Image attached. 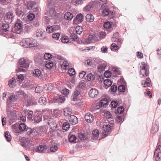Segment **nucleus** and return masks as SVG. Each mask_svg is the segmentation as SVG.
Instances as JSON below:
<instances>
[{"label":"nucleus","instance_id":"obj_53","mask_svg":"<svg viewBox=\"0 0 161 161\" xmlns=\"http://www.w3.org/2000/svg\"><path fill=\"white\" fill-rule=\"evenodd\" d=\"M111 26L110 23L108 21H106L103 25V26L105 28L109 29Z\"/></svg>","mask_w":161,"mask_h":161},{"label":"nucleus","instance_id":"obj_14","mask_svg":"<svg viewBox=\"0 0 161 161\" xmlns=\"http://www.w3.org/2000/svg\"><path fill=\"white\" fill-rule=\"evenodd\" d=\"M12 107L11 106H7V112L8 116L10 118L14 117L15 116L14 111H12L10 108Z\"/></svg>","mask_w":161,"mask_h":161},{"label":"nucleus","instance_id":"obj_33","mask_svg":"<svg viewBox=\"0 0 161 161\" xmlns=\"http://www.w3.org/2000/svg\"><path fill=\"white\" fill-rule=\"evenodd\" d=\"M94 41V37L92 35H89L88 37L86 39V42L87 43L93 42Z\"/></svg>","mask_w":161,"mask_h":161},{"label":"nucleus","instance_id":"obj_10","mask_svg":"<svg viewBox=\"0 0 161 161\" xmlns=\"http://www.w3.org/2000/svg\"><path fill=\"white\" fill-rule=\"evenodd\" d=\"M18 97L14 95L11 94L8 97L6 102L7 106H12V103L17 99Z\"/></svg>","mask_w":161,"mask_h":161},{"label":"nucleus","instance_id":"obj_39","mask_svg":"<svg viewBox=\"0 0 161 161\" xmlns=\"http://www.w3.org/2000/svg\"><path fill=\"white\" fill-rule=\"evenodd\" d=\"M53 64L52 61H47L45 64V67L47 69H50L53 66Z\"/></svg>","mask_w":161,"mask_h":161},{"label":"nucleus","instance_id":"obj_32","mask_svg":"<svg viewBox=\"0 0 161 161\" xmlns=\"http://www.w3.org/2000/svg\"><path fill=\"white\" fill-rule=\"evenodd\" d=\"M33 75L37 77H39L41 75V71L38 69H35L33 72Z\"/></svg>","mask_w":161,"mask_h":161},{"label":"nucleus","instance_id":"obj_58","mask_svg":"<svg viewBox=\"0 0 161 161\" xmlns=\"http://www.w3.org/2000/svg\"><path fill=\"white\" fill-rule=\"evenodd\" d=\"M104 116L107 119L111 118L112 117V115L111 113L108 111H107L105 113Z\"/></svg>","mask_w":161,"mask_h":161},{"label":"nucleus","instance_id":"obj_52","mask_svg":"<svg viewBox=\"0 0 161 161\" xmlns=\"http://www.w3.org/2000/svg\"><path fill=\"white\" fill-rule=\"evenodd\" d=\"M118 89L120 92H123L125 90V87L123 85H121L119 86Z\"/></svg>","mask_w":161,"mask_h":161},{"label":"nucleus","instance_id":"obj_6","mask_svg":"<svg viewBox=\"0 0 161 161\" xmlns=\"http://www.w3.org/2000/svg\"><path fill=\"white\" fill-rule=\"evenodd\" d=\"M35 36L40 39H44L46 37V34L42 29L37 30L34 34Z\"/></svg>","mask_w":161,"mask_h":161},{"label":"nucleus","instance_id":"obj_54","mask_svg":"<svg viewBox=\"0 0 161 161\" xmlns=\"http://www.w3.org/2000/svg\"><path fill=\"white\" fill-rule=\"evenodd\" d=\"M69 64L67 61H64L63 62L62 64V67L64 69H66L67 67H68Z\"/></svg>","mask_w":161,"mask_h":161},{"label":"nucleus","instance_id":"obj_3","mask_svg":"<svg viewBox=\"0 0 161 161\" xmlns=\"http://www.w3.org/2000/svg\"><path fill=\"white\" fill-rule=\"evenodd\" d=\"M36 40L32 39L27 38L24 39L20 42L21 46L23 47L27 48L34 47L37 46Z\"/></svg>","mask_w":161,"mask_h":161},{"label":"nucleus","instance_id":"obj_36","mask_svg":"<svg viewBox=\"0 0 161 161\" xmlns=\"http://www.w3.org/2000/svg\"><path fill=\"white\" fill-rule=\"evenodd\" d=\"M140 67L141 68V69L149 70L148 66L147 64L143 62L141 63Z\"/></svg>","mask_w":161,"mask_h":161},{"label":"nucleus","instance_id":"obj_31","mask_svg":"<svg viewBox=\"0 0 161 161\" xmlns=\"http://www.w3.org/2000/svg\"><path fill=\"white\" fill-rule=\"evenodd\" d=\"M39 103L41 105H45L47 103L46 98L44 97H41L39 98Z\"/></svg>","mask_w":161,"mask_h":161},{"label":"nucleus","instance_id":"obj_8","mask_svg":"<svg viewBox=\"0 0 161 161\" xmlns=\"http://www.w3.org/2000/svg\"><path fill=\"white\" fill-rule=\"evenodd\" d=\"M27 8L29 10H32L35 11H37L39 9L37 8L36 3L32 1L29 2L27 5Z\"/></svg>","mask_w":161,"mask_h":161},{"label":"nucleus","instance_id":"obj_24","mask_svg":"<svg viewBox=\"0 0 161 161\" xmlns=\"http://www.w3.org/2000/svg\"><path fill=\"white\" fill-rule=\"evenodd\" d=\"M73 17L72 14L70 12H66L64 15V18L67 20H71Z\"/></svg>","mask_w":161,"mask_h":161},{"label":"nucleus","instance_id":"obj_12","mask_svg":"<svg viewBox=\"0 0 161 161\" xmlns=\"http://www.w3.org/2000/svg\"><path fill=\"white\" fill-rule=\"evenodd\" d=\"M85 119L87 122L91 123L93 121L94 118L91 113H88L85 115Z\"/></svg>","mask_w":161,"mask_h":161},{"label":"nucleus","instance_id":"obj_49","mask_svg":"<svg viewBox=\"0 0 161 161\" xmlns=\"http://www.w3.org/2000/svg\"><path fill=\"white\" fill-rule=\"evenodd\" d=\"M61 42L64 43H67L69 41V38L67 36L62 37L61 39Z\"/></svg>","mask_w":161,"mask_h":161},{"label":"nucleus","instance_id":"obj_17","mask_svg":"<svg viewBox=\"0 0 161 161\" xmlns=\"http://www.w3.org/2000/svg\"><path fill=\"white\" fill-rule=\"evenodd\" d=\"M5 17L6 19L9 20L10 22H12L14 17L13 13L12 12H7L6 13Z\"/></svg>","mask_w":161,"mask_h":161},{"label":"nucleus","instance_id":"obj_26","mask_svg":"<svg viewBox=\"0 0 161 161\" xmlns=\"http://www.w3.org/2000/svg\"><path fill=\"white\" fill-rule=\"evenodd\" d=\"M158 125L157 124H154L152 127L151 132L153 133H156L158 130Z\"/></svg>","mask_w":161,"mask_h":161},{"label":"nucleus","instance_id":"obj_7","mask_svg":"<svg viewBox=\"0 0 161 161\" xmlns=\"http://www.w3.org/2000/svg\"><path fill=\"white\" fill-rule=\"evenodd\" d=\"M154 156L156 161H159L161 158V145H158L156 147L154 153Z\"/></svg>","mask_w":161,"mask_h":161},{"label":"nucleus","instance_id":"obj_1","mask_svg":"<svg viewBox=\"0 0 161 161\" xmlns=\"http://www.w3.org/2000/svg\"><path fill=\"white\" fill-rule=\"evenodd\" d=\"M30 62L27 59L24 58H21L19 61V68H18L17 71L18 72H24L25 69L23 68L26 69L29 67Z\"/></svg>","mask_w":161,"mask_h":161},{"label":"nucleus","instance_id":"obj_50","mask_svg":"<svg viewBox=\"0 0 161 161\" xmlns=\"http://www.w3.org/2000/svg\"><path fill=\"white\" fill-rule=\"evenodd\" d=\"M26 133L28 135H30L32 133H34V130L32 129L29 128H27L26 129Z\"/></svg>","mask_w":161,"mask_h":161},{"label":"nucleus","instance_id":"obj_42","mask_svg":"<svg viewBox=\"0 0 161 161\" xmlns=\"http://www.w3.org/2000/svg\"><path fill=\"white\" fill-rule=\"evenodd\" d=\"M5 136L6 138V140L8 142H10L11 139V137L9 132L6 131L5 133Z\"/></svg>","mask_w":161,"mask_h":161},{"label":"nucleus","instance_id":"obj_44","mask_svg":"<svg viewBox=\"0 0 161 161\" xmlns=\"http://www.w3.org/2000/svg\"><path fill=\"white\" fill-rule=\"evenodd\" d=\"M68 73L70 76H73L75 74V71L73 68L69 69L68 70Z\"/></svg>","mask_w":161,"mask_h":161},{"label":"nucleus","instance_id":"obj_37","mask_svg":"<svg viewBox=\"0 0 161 161\" xmlns=\"http://www.w3.org/2000/svg\"><path fill=\"white\" fill-rule=\"evenodd\" d=\"M62 127L64 130H68L70 127V125L68 122H65L62 125Z\"/></svg>","mask_w":161,"mask_h":161},{"label":"nucleus","instance_id":"obj_56","mask_svg":"<svg viewBox=\"0 0 161 161\" xmlns=\"http://www.w3.org/2000/svg\"><path fill=\"white\" fill-rule=\"evenodd\" d=\"M52 55L49 53H45L44 56V58L46 60H48L52 58Z\"/></svg>","mask_w":161,"mask_h":161},{"label":"nucleus","instance_id":"obj_27","mask_svg":"<svg viewBox=\"0 0 161 161\" xmlns=\"http://www.w3.org/2000/svg\"><path fill=\"white\" fill-rule=\"evenodd\" d=\"M9 27L8 24L3 23L2 25V29L4 32H6L8 31Z\"/></svg>","mask_w":161,"mask_h":161},{"label":"nucleus","instance_id":"obj_41","mask_svg":"<svg viewBox=\"0 0 161 161\" xmlns=\"http://www.w3.org/2000/svg\"><path fill=\"white\" fill-rule=\"evenodd\" d=\"M104 84L106 86H109L112 85V82L110 80L107 79L104 81Z\"/></svg>","mask_w":161,"mask_h":161},{"label":"nucleus","instance_id":"obj_64","mask_svg":"<svg viewBox=\"0 0 161 161\" xmlns=\"http://www.w3.org/2000/svg\"><path fill=\"white\" fill-rule=\"evenodd\" d=\"M92 5L91 4L88 5L84 8V10L86 12L90 11L92 8Z\"/></svg>","mask_w":161,"mask_h":161},{"label":"nucleus","instance_id":"obj_21","mask_svg":"<svg viewBox=\"0 0 161 161\" xmlns=\"http://www.w3.org/2000/svg\"><path fill=\"white\" fill-rule=\"evenodd\" d=\"M72 109L69 108L67 107L66 108H64V115L66 116H68L71 115L72 113Z\"/></svg>","mask_w":161,"mask_h":161},{"label":"nucleus","instance_id":"obj_40","mask_svg":"<svg viewBox=\"0 0 161 161\" xmlns=\"http://www.w3.org/2000/svg\"><path fill=\"white\" fill-rule=\"evenodd\" d=\"M54 26H53L48 25L46 28V31L49 33H52L54 31Z\"/></svg>","mask_w":161,"mask_h":161},{"label":"nucleus","instance_id":"obj_57","mask_svg":"<svg viewBox=\"0 0 161 161\" xmlns=\"http://www.w3.org/2000/svg\"><path fill=\"white\" fill-rule=\"evenodd\" d=\"M78 86L79 88L82 89L86 86V84L84 82L80 81L79 84Z\"/></svg>","mask_w":161,"mask_h":161},{"label":"nucleus","instance_id":"obj_46","mask_svg":"<svg viewBox=\"0 0 161 161\" xmlns=\"http://www.w3.org/2000/svg\"><path fill=\"white\" fill-rule=\"evenodd\" d=\"M19 128L20 130L23 131L26 129V126L24 123H21L19 125Z\"/></svg>","mask_w":161,"mask_h":161},{"label":"nucleus","instance_id":"obj_16","mask_svg":"<svg viewBox=\"0 0 161 161\" xmlns=\"http://www.w3.org/2000/svg\"><path fill=\"white\" fill-rule=\"evenodd\" d=\"M42 115L41 114H37L34 116L33 120L35 123H39L42 120Z\"/></svg>","mask_w":161,"mask_h":161},{"label":"nucleus","instance_id":"obj_4","mask_svg":"<svg viewBox=\"0 0 161 161\" xmlns=\"http://www.w3.org/2000/svg\"><path fill=\"white\" fill-rule=\"evenodd\" d=\"M29 149L31 151L41 153H47L48 152L49 148L46 145H39L36 148L30 147Z\"/></svg>","mask_w":161,"mask_h":161},{"label":"nucleus","instance_id":"obj_35","mask_svg":"<svg viewBox=\"0 0 161 161\" xmlns=\"http://www.w3.org/2000/svg\"><path fill=\"white\" fill-rule=\"evenodd\" d=\"M76 32L77 34L80 35L82 32L83 29L80 26H77L75 29Z\"/></svg>","mask_w":161,"mask_h":161},{"label":"nucleus","instance_id":"obj_48","mask_svg":"<svg viewBox=\"0 0 161 161\" xmlns=\"http://www.w3.org/2000/svg\"><path fill=\"white\" fill-rule=\"evenodd\" d=\"M34 132L35 131L37 133L41 134L42 131V129L41 127H38L34 129Z\"/></svg>","mask_w":161,"mask_h":161},{"label":"nucleus","instance_id":"obj_5","mask_svg":"<svg viewBox=\"0 0 161 161\" xmlns=\"http://www.w3.org/2000/svg\"><path fill=\"white\" fill-rule=\"evenodd\" d=\"M23 25L22 22L19 20H17L13 28L12 31L14 33L20 34L22 30Z\"/></svg>","mask_w":161,"mask_h":161},{"label":"nucleus","instance_id":"obj_15","mask_svg":"<svg viewBox=\"0 0 161 161\" xmlns=\"http://www.w3.org/2000/svg\"><path fill=\"white\" fill-rule=\"evenodd\" d=\"M69 121L70 123L72 125H75L77 124L78 122L77 118L74 115L70 116L69 118Z\"/></svg>","mask_w":161,"mask_h":161},{"label":"nucleus","instance_id":"obj_18","mask_svg":"<svg viewBox=\"0 0 161 161\" xmlns=\"http://www.w3.org/2000/svg\"><path fill=\"white\" fill-rule=\"evenodd\" d=\"M53 11L52 10H50L47 11V14H46L47 15L45 16V20L48 23L49 21L48 19H50L51 18L53 17L54 14H51V12H53Z\"/></svg>","mask_w":161,"mask_h":161},{"label":"nucleus","instance_id":"obj_20","mask_svg":"<svg viewBox=\"0 0 161 161\" xmlns=\"http://www.w3.org/2000/svg\"><path fill=\"white\" fill-rule=\"evenodd\" d=\"M151 80L149 78L147 77L146 80H143L142 82V85L144 87H148L150 85Z\"/></svg>","mask_w":161,"mask_h":161},{"label":"nucleus","instance_id":"obj_61","mask_svg":"<svg viewBox=\"0 0 161 161\" xmlns=\"http://www.w3.org/2000/svg\"><path fill=\"white\" fill-rule=\"evenodd\" d=\"M92 135L94 137H97L99 135V131L97 130H95L92 131Z\"/></svg>","mask_w":161,"mask_h":161},{"label":"nucleus","instance_id":"obj_55","mask_svg":"<svg viewBox=\"0 0 161 161\" xmlns=\"http://www.w3.org/2000/svg\"><path fill=\"white\" fill-rule=\"evenodd\" d=\"M33 112L32 111H29L27 114V118L29 120L32 119L33 117Z\"/></svg>","mask_w":161,"mask_h":161},{"label":"nucleus","instance_id":"obj_30","mask_svg":"<svg viewBox=\"0 0 161 161\" xmlns=\"http://www.w3.org/2000/svg\"><path fill=\"white\" fill-rule=\"evenodd\" d=\"M32 28V26L30 24H25L24 30L26 32H30Z\"/></svg>","mask_w":161,"mask_h":161},{"label":"nucleus","instance_id":"obj_60","mask_svg":"<svg viewBox=\"0 0 161 161\" xmlns=\"http://www.w3.org/2000/svg\"><path fill=\"white\" fill-rule=\"evenodd\" d=\"M124 111V108L122 106H121L117 108V111L119 114H122Z\"/></svg>","mask_w":161,"mask_h":161},{"label":"nucleus","instance_id":"obj_62","mask_svg":"<svg viewBox=\"0 0 161 161\" xmlns=\"http://www.w3.org/2000/svg\"><path fill=\"white\" fill-rule=\"evenodd\" d=\"M76 137L74 135L70 136L69 138V140L70 142H74L76 139Z\"/></svg>","mask_w":161,"mask_h":161},{"label":"nucleus","instance_id":"obj_63","mask_svg":"<svg viewBox=\"0 0 161 161\" xmlns=\"http://www.w3.org/2000/svg\"><path fill=\"white\" fill-rule=\"evenodd\" d=\"M69 90L67 89H64L62 90L61 93L63 95L67 96L69 94Z\"/></svg>","mask_w":161,"mask_h":161},{"label":"nucleus","instance_id":"obj_28","mask_svg":"<svg viewBox=\"0 0 161 161\" xmlns=\"http://www.w3.org/2000/svg\"><path fill=\"white\" fill-rule=\"evenodd\" d=\"M108 101L106 98H103L102 99L100 102V105L101 107L106 106L108 105Z\"/></svg>","mask_w":161,"mask_h":161},{"label":"nucleus","instance_id":"obj_51","mask_svg":"<svg viewBox=\"0 0 161 161\" xmlns=\"http://www.w3.org/2000/svg\"><path fill=\"white\" fill-rule=\"evenodd\" d=\"M35 14L32 13L29 14L27 15L28 19L30 21L33 20L35 18Z\"/></svg>","mask_w":161,"mask_h":161},{"label":"nucleus","instance_id":"obj_11","mask_svg":"<svg viewBox=\"0 0 161 161\" xmlns=\"http://www.w3.org/2000/svg\"><path fill=\"white\" fill-rule=\"evenodd\" d=\"M30 143V140L28 138H23L22 141L20 142V144L23 147L25 148H28Z\"/></svg>","mask_w":161,"mask_h":161},{"label":"nucleus","instance_id":"obj_25","mask_svg":"<svg viewBox=\"0 0 161 161\" xmlns=\"http://www.w3.org/2000/svg\"><path fill=\"white\" fill-rule=\"evenodd\" d=\"M119 34L117 32L113 34L111 40L113 42H120V40L118 39Z\"/></svg>","mask_w":161,"mask_h":161},{"label":"nucleus","instance_id":"obj_45","mask_svg":"<svg viewBox=\"0 0 161 161\" xmlns=\"http://www.w3.org/2000/svg\"><path fill=\"white\" fill-rule=\"evenodd\" d=\"M70 38L73 41H75L77 39V36L74 33H71L70 36Z\"/></svg>","mask_w":161,"mask_h":161},{"label":"nucleus","instance_id":"obj_9","mask_svg":"<svg viewBox=\"0 0 161 161\" xmlns=\"http://www.w3.org/2000/svg\"><path fill=\"white\" fill-rule=\"evenodd\" d=\"M112 126L109 125H104L103 126V133L105 136H107L112 131Z\"/></svg>","mask_w":161,"mask_h":161},{"label":"nucleus","instance_id":"obj_13","mask_svg":"<svg viewBox=\"0 0 161 161\" xmlns=\"http://www.w3.org/2000/svg\"><path fill=\"white\" fill-rule=\"evenodd\" d=\"M98 94V91L95 89L92 88L89 92V95L91 97H96Z\"/></svg>","mask_w":161,"mask_h":161},{"label":"nucleus","instance_id":"obj_29","mask_svg":"<svg viewBox=\"0 0 161 161\" xmlns=\"http://www.w3.org/2000/svg\"><path fill=\"white\" fill-rule=\"evenodd\" d=\"M56 102L61 103L64 102L65 99L64 97L62 96H59L58 98L55 99Z\"/></svg>","mask_w":161,"mask_h":161},{"label":"nucleus","instance_id":"obj_43","mask_svg":"<svg viewBox=\"0 0 161 161\" xmlns=\"http://www.w3.org/2000/svg\"><path fill=\"white\" fill-rule=\"evenodd\" d=\"M15 78L13 77L8 81V85L11 87H13V86L14 85Z\"/></svg>","mask_w":161,"mask_h":161},{"label":"nucleus","instance_id":"obj_59","mask_svg":"<svg viewBox=\"0 0 161 161\" xmlns=\"http://www.w3.org/2000/svg\"><path fill=\"white\" fill-rule=\"evenodd\" d=\"M24 76L23 74L18 75H17V80L19 81H21L24 80Z\"/></svg>","mask_w":161,"mask_h":161},{"label":"nucleus","instance_id":"obj_22","mask_svg":"<svg viewBox=\"0 0 161 161\" xmlns=\"http://www.w3.org/2000/svg\"><path fill=\"white\" fill-rule=\"evenodd\" d=\"M25 104L27 106H31L32 105H35L36 104V102L34 100L30 99H28L25 101Z\"/></svg>","mask_w":161,"mask_h":161},{"label":"nucleus","instance_id":"obj_38","mask_svg":"<svg viewBox=\"0 0 161 161\" xmlns=\"http://www.w3.org/2000/svg\"><path fill=\"white\" fill-rule=\"evenodd\" d=\"M83 16L81 14H78L76 17V19L78 22H81L83 21Z\"/></svg>","mask_w":161,"mask_h":161},{"label":"nucleus","instance_id":"obj_19","mask_svg":"<svg viewBox=\"0 0 161 161\" xmlns=\"http://www.w3.org/2000/svg\"><path fill=\"white\" fill-rule=\"evenodd\" d=\"M149 74V70L140 69V75L141 77H146Z\"/></svg>","mask_w":161,"mask_h":161},{"label":"nucleus","instance_id":"obj_34","mask_svg":"<svg viewBox=\"0 0 161 161\" xmlns=\"http://www.w3.org/2000/svg\"><path fill=\"white\" fill-rule=\"evenodd\" d=\"M86 77L89 81H93L95 79V75L92 73H89L88 74Z\"/></svg>","mask_w":161,"mask_h":161},{"label":"nucleus","instance_id":"obj_2","mask_svg":"<svg viewBox=\"0 0 161 161\" xmlns=\"http://www.w3.org/2000/svg\"><path fill=\"white\" fill-rule=\"evenodd\" d=\"M30 62L27 59L24 58H21L19 61V68H18L17 71L18 72H24L25 69L23 68L26 69L29 67Z\"/></svg>","mask_w":161,"mask_h":161},{"label":"nucleus","instance_id":"obj_23","mask_svg":"<svg viewBox=\"0 0 161 161\" xmlns=\"http://www.w3.org/2000/svg\"><path fill=\"white\" fill-rule=\"evenodd\" d=\"M86 19L87 22H92L94 21V17L92 14H87L86 16Z\"/></svg>","mask_w":161,"mask_h":161},{"label":"nucleus","instance_id":"obj_47","mask_svg":"<svg viewBox=\"0 0 161 161\" xmlns=\"http://www.w3.org/2000/svg\"><path fill=\"white\" fill-rule=\"evenodd\" d=\"M60 35V34L59 33H53L52 34V37L54 39L57 40L58 39Z\"/></svg>","mask_w":161,"mask_h":161}]
</instances>
